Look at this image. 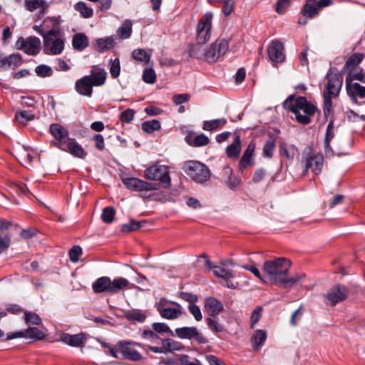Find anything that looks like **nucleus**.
I'll use <instances>...</instances> for the list:
<instances>
[{
    "mask_svg": "<svg viewBox=\"0 0 365 365\" xmlns=\"http://www.w3.org/2000/svg\"><path fill=\"white\" fill-rule=\"evenodd\" d=\"M291 267V262L284 257L276 258L264 262V282H271L275 285H282L285 288L292 287L294 284L302 281L304 274H296L289 277L288 272Z\"/></svg>",
    "mask_w": 365,
    "mask_h": 365,
    "instance_id": "1",
    "label": "nucleus"
},
{
    "mask_svg": "<svg viewBox=\"0 0 365 365\" xmlns=\"http://www.w3.org/2000/svg\"><path fill=\"white\" fill-rule=\"evenodd\" d=\"M283 107L284 109L292 112L295 115L297 122L307 125L311 121V116L314 115L317 107L308 102L305 97L295 98L294 95H290L284 101Z\"/></svg>",
    "mask_w": 365,
    "mask_h": 365,
    "instance_id": "2",
    "label": "nucleus"
},
{
    "mask_svg": "<svg viewBox=\"0 0 365 365\" xmlns=\"http://www.w3.org/2000/svg\"><path fill=\"white\" fill-rule=\"evenodd\" d=\"M47 21H51L53 27L47 32L39 31L43 37V51L48 55H58L63 51L65 43L61 29L56 26L58 21L56 17H48L43 23Z\"/></svg>",
    "mask_w": 365,
    "mask_h": 365,
    "instance_id": "3",
    "label": "nucleus"
},
{
    "mask_svg": "<svg viewBox=\"0 0 365 365\" xmlns=\"http://www.w3.org/2000/svg\"><path fill=\"white\" fill-rule=\"evenodd\" d=\"M106 72L96 66H93L91 74L76 81L75 89L81 96L91 97L93 86H101L105 83Z\"/></svg>",
    "mask_w": 365,
    "mask_h": 365,
    "instance_id": "4",
    "label": "nucleus"
},
{
    "mask_svg": "<svg viewBox=\"0 0 365 365\" xmlns=\"http://www.w3.org/2000/svg\"><path fill=\"white\" fill-rule=\"evenodd\" d=\"M326 78L327 82L323 91V110L324 115H328L330 114L332 109V99L336 98L341 91L343 84V78L339 73L329 71Z\"/></svg>",
    "mask_w": 365,
    "mask_h": 365,
    "instance_id": "5",
    "label": "nucleus"
},
{
    "mask_svg": "<svg viewBox=\"0 0 365 365\" xmlns=\"http://www.w3.org/2000/svg\"><path fill=\"white\" fill-rule=\"evenodd\" d=\"M185 173L193 181L197 183H205L210 178V171L207 166L199 161L190 160L184 165Z\"/></svg>",
    "mask_w": 365,
    "mask_h": 365,
    "instance_id": "6",
    "label": "nucleus"
},
{
    "mask_svg": "<svg viewBox=\"0 0 365 365\" xmlns=\"http://www.w3.org/2000/svg\"><path fill=\"white\" fill-rule=\"evenodd\" d=\"M144 178L149 180H158L165 188L170 187V177L168 166L155 164L144 171Z\"/></svg>",
    "mask_w": 365,
    "mask_h": 365,
    "instance_id": "7",
    "label": "nucleus"
},
{
    "mask_svg": "<svg viewBox=\"0 0 365 365\" xmlns=\"http://www.w3.org/2000/svg\"><path fill=\"white\" fill-rule=\"evenodd\" d=\"M155 307L160 315L166 319H175L183 314L182 307L180 304L168 301L164 298H161Z\"/></svg>",
    "mask_w": 365,
    "mask_h": 365,
    "instance_id": "8",
    "label": "nucleus"
},
{
    "mask_svg": "<svg viewBox=\"0 0 365 365\" xmlns=\"http://www.w3.org/2000/svg\"><path fill=\"white\" fill-rule=\"evenodd\" d=\"M228 42L225 39H217L206 48L205 61L209 63L216 62L228 50Z\"/></svg>",
    "mask_w": 365,
    "mask_h": 365,
    "instance_id": "9",
    "label": "nucleus"
},
{
    "mask_svg": "<svg viewBox=\"0 0 365 365\" xmlns=\"http://www.w3.org/2000/svg\"><path fill=\"white\" fill-rule=\"evenodd\" d=\"M212 17L211 12H207L199 20L196 29V41L206 43L210 39Z\"/></svg>",
    "mask_w": 365,
    "mask_h": 365,
    "instance_id": "10",
    "label": "nucleus"
},
{
    "mask_svg": "<svg viewBox=\"0 0 365 365\" xmlns=\"http://www.w3.org/2000/svg\"><path fill=\"white\" fill-rule=\"evenodd\" d=\"M15 46L27 55L36 56L40 52L41 41L36 36H29L26 38L20 37L16 41Z\"/></svg>",
    "mask_w": 365,
    "mask_h": 365,
    "instance_id": "11",
    "label": "nucleus"
},
{
    "mask_svg": "<svg viewBox=\"0 0 365 365\" xmlns=\"http://www.w3.org/2000/svg\"><path fill=\"white\" fill-rule=\"evenodd\" d=\"M122 181L125 186L132 191H153L158 189V184L146 182L136 178H123Z\"/></svg>",
    "mask_w": 365,
    "mask_h": 365,
    "instance_id": "12",
    "label": "nucleus"
},
{
    "mask_svg": "<svg viewBox=\"0 0 365 365\" xmlns=\"http://www.w3.org/2000/svg\"><path fill=\"white\" fill-rule=\"evenodd\" d=\"M49 130L56 139V141H52L51 144L59 149H64V145L69 138L68 130L59 123H52Z\"/></svg>",
    "mask_w": 365,
    "mask_h": 365,
    "instance_id": "13",
    "label": "nucleus"
},
{
    "mask_svg": "<svg viewBox=\"0 0 365 365\" xmlns=\"http://www.w3.org/2000/svg\"><path fill=\"white\" fill-rule=\"evenodd\" d=\"M349 294L348 289L343 285H336L329 290L325 295V303L327 305L335 306L339 302L346 299Z\"/></svg>",
    "mask_w": 365,
    "mask_h": 365,
    "instance_id": "14",
    "label": "nucleus"
},
{
    "mask_svg": "<svg viewBox=\"0 0 365 365\" xmlns=\"http://www.w3.org/2000/svg\"><path fill=\"white\" fill-rule=\"evenodd\" d=\"M175 332L180 339H195L200 344H206L207 342V339L195 327L177 328Z\"/></svg>",
    "mask_w": 365,
    "mask_h": 365,
    "instance_id": "15",
    "label": "nucleus"
},
{
    "mask_svg": "<svg viewBox=\"0 0 365 365\" xmlns=\"http://www.w3.org/2000/svg\"><path fill=\"white\" fill-rule=\"evenodd\" d=\"M302 163L304 167V174L307 173L308 170L311 169L315 175H319L322 170L324 156L320 153L312 154L304 158Z\"/></svg>",
    "mask_w": 365,
    "mask_h": 365,
    "instance_id": "16",
    "label": "nucleus"
},
{
    "mask_svg": "<svg viewBox=\"0 0 365 365\" xmlns=\"http://www.w3.org/2000/svg\"><path fill=\"white\" fill-rule=\"evenodd\" d=\"M20 337L42 340L45 338V334L37 327H29L24 331L8 334L6 340H11Z\"/></svg>",
    "mask_w": 365,
    "mask_h": 365,
    "instance_id": "17",
    "label": "nucleus"
},
{
    "mask_svg": "<svg viewBox=\"0 0 365 365\" xmlns=\"http://www.w3.org/2000/svg\"><path fill=\"white\" fill-rule=\"evenodd\" d=\"M60 341L71 346L83 347L87 341V336L82 332L77 334L61 333Z\"/></svg>",
    "mask_w": 365,
    "mask_h": 365,
    "instance_id": "18",
    "label": "nucleus"
},
{
    "mask_svg": "<svg viewBox=\"0 0 365 365\" xmlns=\"http://www.w3.org/2000/svg\"><path fill=\"white\" fill-rule=\"evenodd\" d=\"M255 147V143L254 141H251L244 151L243 155L239 162V169L240 171L242 172L248 167L254 165L255 160L253 156Z\"/></svg>",
    "mask_w": 365,
    "mask_h": 365,
    "instance_id": "19",
    "label": "nucleus"
},
{
    "mask_svg": "<svg viewBox=\"0 0 365 365\" xmlns=\"http://www.w3.org/2000/svg\"><path fill=\"white\" fill-rule=\"evenodd\" d=\"M130 344L131 343L129 341H120L118 342L117 346L125 359L133 361H138L140 360L142 358L141 354L130 347Z\"/></svg>",
    "mask_w": 365,
    "mask_h": 365,
    "instance_id": "20",
    "label": "nucleus"
},
{
    "mask_svg": "<svg viewBox=\"0 0 365 365\" xmlns=\"http://www.w3.org/2000/svg\"><path fill=\"white\" fill-rule=\"evenodd\" d=\"M284 46L278 40L273 41L268 48V56L270 60L274 63H281L284 60L283 53Z\"/></svg>",
    "mask_w": 365,
    "mask_h": 365,
    "instance_id": "21",
    "label": "nucleus"
},
{
    "mask_svg": "<svg viewBox=\"0 0 365 365\" xmlns=\"http://www.w3.org/2000/svg\"><path fill=\"white\" fill-rule=\"evenodd\" d=\"M25 7L29 11H34L38 9L36 14L38 19H41L46 13L48 5L45 0H25Z\"/></svg>",
    "mask_w": 365,
    "mask_h": 365,
    "instance_id": "22",
    "label": "nucleus"
},
{
    "mask_svg": "<svg viewBox=\"0 0 365 365\" xmlns=\"http://www.w3.org/2000/svg\"><path fill=\"white\" fill-rule=\"evenodd\" d=\"M61 150L63 151H68L73 156L79 158H84L87 155V153L83 147L73 138H68V140L64 145V149Z\"/></svg>",
    "mask_w": 365,
    "mask_h": 365,
    "instance_id": "23",
    "label": "nucleus"
},
{
    "mask_svg": "<svg viewBox=\"0 0 365 365\" xmlns=\"http://www.w3.org/2000/svg\"><path fill=\"white\" fill-rule=\"evenodd\" d=\"M22 63V57L19 53H11L8 56H4L0 52V66L2 68H16Z\"/></svg>",
    "mask_w": 365,
    "mask_h": 365,
    "instance_id": "24",
    "label": "nucleus"
},
{
    "mask_svg": "<svg viewBox=\"0 0 365 365\" xmlns=\"http://www.w3.org/2000/svg\"><path fill=\"white\" fill-rule=\"evenodd\" d=\"M205 309L210 316L214 317L223 311L224 307L222 304L217 299L208 297L205 300Z\"/></svg>",
    "mask_w": 365,
    "mask_h": 365,
    "instance_id": "25",
    "label": "nucleus"
},
{
    "mask_svg": "<svg viewBox=\"0 0 365 365\" xmlns=\"http://www.w3.org/2000/svg\"><path fill=\"white\" fill-rule=\"evenodd\" d=\"M213 274L217 277L222 278L225 281V284L224 286L230 288V289H235L237 287V283H233L231 279L234 277L233 273L232 271L227 270L225 268L217 266L214 268Z\"/></svg>",
    "mask_w": 365,
    "mask_h": 365,
    "instance_id": "26",
    "label": "nucleus"
},
{
    "mask_svg": "<svg viewBox=\"0 0 365 365\" xmlns=\"http://www.w3.org/2000/svg\"><path fill=\"white\" fill-rule=\"evenodd\" d=\"M364 58V54L355 53L351 54L346 60L341 73H345L346 72L353 71L356 68L357 66L362 61Z\"/></svg>",
    "mask_w": 365,
    "mask_h": 365,
    "instance_id": "27",
    "label": "nucleus"
},
{
    "mask_svg": "<svg viewBox=\"0 0 365 365\" xmlns=\"http://www.w3.org/2000/svg\"><path fill=\"white\" fill-rule=\"evenodd\" d=\"M319 11L317 0H306L302 9V13L305 17L313 19L319 14Z\"/></svg>",
    "mask_w": 365,
    "mask_h": 365,
    "instance_id": "28",
    "label": "nucleus"
},
{
    "mask_svg": "<svg viewBox=\"0 0 365 365\" xmlns=\"http://www.w3.org/2000/svg\"><path fill=\"white\" fill-rule=\"evenodd\" d=\"M267 337V332L264 330L257 329L255 331L250 339L254 351H258L264 345Z\"/></svg>",
    "mask_w": 365,
    "mask_h": 365,
    "instance_id": "29",
    "label": "nucleus"
},
{
    "mask_svg": "<svg viewBox=\"0 0 365 365\" xmlns=\"http://www.w3.org/2000/svg\"><path fill=\"white\" fill-rule=\"evenodd\" d=\"M347 94L351 98V100L357 103L356 97L361 98H365V87L357 83L346 86Z\"/></svg>",
    "mask_w": 365,
    "mask_h": 365,
    "instance_id": "30",
    "label": "nucleus"
},
{
    "mask_svg": "<svg viewBox=\"0 0 365 365\" xmlns=\"http://www.w3.org/2000/svg\"><path fill=\"white\" fill-rule=\"evenodd\" d=\"M110 279L108 277H101L97 279L92 285L95 293H110Z\"/></svg>",
    "mask_w": 365,
    "mask_h": 365,
    "instance_id": "31",
    "label": "nucleus"
},
{
    "mask_svg": "<svg viewBox=\"0 0 365 365\" xmlns=\"http://www.w3.org/2000/svg\"><path fill=\"white\" fill-rule=\"evenodd\" d=\"M114 45L115 41L113 36L106 37L105 38H101L96 40L94 49L99 53H102L113 48Z\"/></svg>",
    "mask_w": 365,
    "mask_h": 365,
    "instance_id": "32",
    "label": "nucleus"
},
{
    "mask_svg": "<svg viewBox=\"0 0 365 365\" xmlns=\"http://www.w3.org/2000/svg\"><path fill=\"white\" fill-rule=\"evenodd\" d=\"M88 45V38L85 34L78 33L73 36L72 46L75 50L81 51Z\"/></svg>",
    "mask_w": 365,
    "mask_h": 365,
    "instance_id": "33",
    "label": "nucleus"
},
{
    "mask_svg": "<svg viewBox=\"0 0 365 365\" xmlns=\"http://www.w3.org/2000/svg\"><path fill=\"white\" fill-rule=\"evenodd\" d=\"M185 140L190 145L195 147L205 146L210 143V139L202 133L197 135H188Z\"/></svg>",
    "mask_w": 365,
    "mask_h": 365,
    "instance_id": "34",
    "label": "nucleus"
},
{
    "mask_svg": "<svg viewBox=\"0 0 365 365\" xmlns=\"http://www.w3.org/2000/svg\"><path fill=\"white\" fill-rule=\"evenodd\" d=\"M205 43H200L196 41L195 43L190 45L188 49L189 55L192 57L202 59L205 61L206 48L204 44Z\"/></svg>",
    "mask_w": 365,
    "mask_h": 365,
    "instance_id": "35",
    "label": "nucleus"
},
{
    "mask_svg": "<svg viewBox=\"0 0 365 365\" xmlns=\"http://www.w3.org/2000/svg\"><path fill=\"white\" fill-rule=\"evenodd\" d=\"M241 151V140L240 135H237L232 144L226 149V154L229 158H238Z\"/></svg>",
    "mask_w": 365,
    "mask_h": 365,
    "instance_id": "36",
    "label": "nucleus"
},
{
    "mask_svg": "<svg viewBox=\"0 0 365 365\" xmlns=\"http://www.w3.org/2000/svg\"><path fill=\"white\" fill-rule=\"evenodd\" d=\"M279 153L287 159L292 160L298 153V150L294 145L283 143L279 145Z\"/></svg>",
    "mask_w": 365,
    "mask_h": 365,
    "instance_id": "37",
    "label": "nucleus"
},
{
    "mask_svg": "<svg viewBox=\"0 0 365 365\" xmlns=\"http://www.w3.org/2000/svg\"><path fill=\"white\" fill-rule=\"evenodd\" d=\"M129 284L128 279L123 277L110 279V293L114 294L127 287Z\"/></svg>",
    "mask_w": 365,
    "mask_h": 365,
    "instance_id": "38",
    "label": "nucleus"
},
{
    "mask_svg": "<svg viewBox=\"0 0 365 365\" xmlns=\"http://www.w3.org/2000/svg\"><path fill=\"white\" fill-rule=\"evenodd\" d=\"M227 123L225 118L214 119L205 121L202 128L206 131H213L218 128H222Z\"/></svg>",
    "mask_w": 365,
    "mask_h": 365,
    "instance_id": "39",
    "label": "nucleus"
},
{
    "mask_svg": "<svg viewBox=\"0 0 365 365\" xmlns=\"http://www.w3.org/2000/svg\"><path fill=\"white\" fill-rule=\"evenodd\" d=\"M133 24L130 20H125L117 30V34L121 39L128 38L132 34Z\"/></svg>",
    "mask_w": 365,
    "mask_h": 365,
    "instance_id": "40",
    "label": "nucleus"
},
{
    "mask_svg": "<svg viewBox=\"0 0 365 365\" xmlns=\"http://www.w3.org/2000/svg\"><path fill=\"white\" fill-rule=\"evenodd\" d=\"M276 145V140L273 136L269 135L266 140L263 148L262 155L264 158H271L273 156L274 150Z\"/></svg>",
    "mask_w": 365,
    "mask_h": 365,
    "instance_id": "41",
    "label": "nucleus"
},
{
    "mask_svg": "<svg viewBox=\"0 0 365 365\" xmlns=\"http://www.w3.org/2000/svg\"><path fill=\"white\" fill-rule=\"evenodd\" d=\"M334 136V122L331 120L327 125L324 140L325 153L327 154L330 152H332L331 148L330 146V143L333 139Z\"/></svg>",
    "mask_w": 365,
    "mask_h": 365,
    "instance_id": "42",
    "label": "nucleus"
},
{
    "mask_svg": "<svg viewBox=\"0 0 365 365\" xmlns=\"http://www.w3.org/2000/svg\"><path fill=\"white\" fill-rule=\"evenodd\" d=\"M35 116L28 110H21L15 115V120L21 125H26L28 122L33 120Z\"/></svg>",
    "mask_w": 365,
    "mask_h": 365,
    "instance_id": "43",
    "label": "nucleus"
},
{
    "mask_svg": "<svg viewBox=\"0 0 365 365\" xmlns=\"http://www.w3.org/2000/svg\"><path fill=\"white\" fill-rule=\"evenodd\" d=\"M76 11H78L83 18L88 19L93 16V11L92 8L88 6L86 3L79 1L74 5Z\"/></svg>",
    "mask_w": 365,
    "mask_h": 365,
    "instance_id": "44",
    "label": "nucleus"
},
{
    "mask_svg": "<svg viewBox=\"0 0 365 365\" xmlns=\"http://www.w3.org/2000/svg\"><path fill=\"white\" fill-rule=\"evenodd\" d=\"M125 317L130 321L143 322L146 319V315L140 310L129 311L125 314Z\"/></svg>",
    "mask_w": 365,
    "mask_h": 365,
    "instance_id": "45",
    "label": "nucleus"
},
{
    "mask_svg": "<svg viewBox=\"0 0 365 365\" xmlns=\"http://www.w3.org/2000/svg\"><path fill=\"white\" fill-rule=\"evenodd\" d=\"M160 128V123L158 120H152L145 121L142 123V129L144 132L148 133H152L155 130H158Z\"/></svg>",
    "mask_w": 365,
    "mask_h": 365,
    "instance_id": "46",
    "label": "nucleus"
},
{
    "mask_svg": "<svg viewBox=\"0 0 365 365\" xmlns=\"http://www.w3.org/2000/svg\"><path fill=\"white\" fill-rule=\"evenodd\" d=\"M115 210L113 207H106L103 209L101 214L102 220L106 224H110L114 220Z\"/></svg>",
    "mask_w": 365,
    "mask_h": 365,
    "instance_id": "47",
    "label": "nucleus"
},
{
    "mask_svg": "<svg viewBox=\"0 0 365 365\" xmlns=\"http://www.w3.org/2000/svg\"><path fill=\"white\" fill-rule=\"evenodd\" d=\"M133 58L138 61L148 63L150 61V55L143 48L135 49L132 53Z\"/></svg>",
    "mask_w": 365,
    "mask_h": 365,
    "instance_id": "48",
    "label": "nucleus"
},
{
    "mask_svg": "<svg viewBox=\"0 0 365 365\" xmlns=\"http://www.w3.org/2000/svg\"><path fill=\"white\" fill-rule=\"evenodd\" d=\"M142 227L141 222L131 220L128 223L124 224L121 227V232L128 233L133 231H135Z\"/></svg>",
    "mask_w": 365,
    "mask_h": 365,
    "instance_id": "49",
    "label": "nucleus"
},
{
    "mask_svg": "<svg viewBox=\"0 0 365 365\" xmlns=\"http://www.w3.org/2000/svg\"><path fill=\"white\" fill-rule=\"evenodd\" d=\"M162 344L164 348V352L166 351H172L180 350L182 348L180 343L170 339L163 340Z\"/></svg>",
    "mask_w": 365,
    "mask_h": 365,
    "instance_id": "50",
    "label": "nucleus"
},
{
    "mask_svg": "<svg viewBox=\"0 0 365 365\" xmlns=\"http://www.w3.org/2000/svg\"><path fill=\"white\" fill-rule=\"evenodd\" d=\"M35 71L38 76L43 78L49 77L53 74L51 68L44 64L36 66Z\"/></svg>",
    "mask_w": 365,
    "mask_h": 365,
    "instance_id": "51",
    "label": "nucleus"
},
{
    "mask_svg": "<svg viewBox=\"0 0 365 365\" xmlns=\"http://www.w3.org/2000/svg\"><path fill=\"white\" fill-rule=\"evenodd\" d=\"M24 320L26 324L35 325H38L41 322V319L37 314L29 312H24Z\"/></svg>",
    "mask_w": 365,
    "mask_h": 365,
    "instance_id": "52",
    "label": "nucleus"
},
{
    "mask_svg": "<svg viewBox=\"0 0 365 365\" xmlns=\"http://www.w3.org/2000/svg\"><path fill=\"white\" fill-rule=\"evenodd\" d=\"M120 66L118 58L110 60V73L113 78H115L120 75Z\"/></svg>",
    "mask_w": 365,
    "mask_h": 365,
    "instance_id": "53",
    "label": "nucleus"
},
{
    "mask_svg": "<svg viewBox=\"0 0 365 365\" xmlns=\"http://www.w3.org/2000/svg\"><path fill=\"white\" fill-rule=\"evenodd\" d=\"M143 80L149 84H153L155 82L156 75L153 68H145L143 73Z\"/></svg>",
    "mask_w": 365,
    "mask_h": 365,
    "instance_id": "54",
    "label": "nucleus"
},
{
    "mask_svg": "<svg viewBox=\"0 0 365 365\" xmlns=\"http://www.w3.org/2000/svg\"><path fill=\"white\" fill-rule=\"evenodd\" d=\"M348 73L346 78V86H348L349 85H353L352 81L354 80H357L359 81H362L364 78V76L361 72H356L354 73L353 71L346 72Z\"/></svg>",
    "mask_w": 365,
    "mask_h": 365,
    "instance_id": "55",
    "label": "nucleus"
},
{
    "mask_svg": "<svg viewBox=\"0 0 365 365\" xmlns=\"http://www.w3.org/2000/svg\"><path fill=\"white\" fill-rule=\"evenodd\" d=\"M262 307H257L254 311L252 312L250 317L251 324L250 327L253 329L256 324L258 322L259 319L262 317Z\"/></svg>",
    "mask_w": 365,
    "mask_h": 365,
    "instance_id": "56",
    "label": "nucleus"
},
{
    "mask_svg": "<svg viewBox=\"0 0 365 365\" xmlns=\"http://www.w3.org/2000/svg\"><path fill=\"white\" fill-rule=\"evenodd\" d=\"M82 255V249L80 246H73L69 252V257L71 262H76L78 261L80 256Z\"/></svg>",
    "mask_w": 365,
    "mask_h": 365,
    "instance_id": "57",
    "label": "nucleus"
},
{
    "mask_svg": "<svg viewBox=\"0 0 365 365\" xmlns=\"http://www.w3.org/2000/svg\"><path fill=\"white\" fill-rule=\"evenodd\" d=\"M134 114L135 111L133 109L128 108L121 113L120 119L123 123H129L133 120Z\"/></svg>",
    "mask_w": 365,
    "mask_h": 365,
    "instance_id": "58",
    "label": "nucleus"
},
{
    "mask_svg": "<svg viewBox=\"0 0 365 365\" xmlns=\"http://www.w3.org/2000/svg\"><path fill=\"white\" fill-rule=\"evenodd\" d=\"M223 182L231 190L237 189L240 184V180L234 176L232 174L230 175V177H228Z\"/></svg>",
    "mask_w": 365,
    "mask_h": 365,
    "instance_id": "59",
    "label": "nucleus"
},
{
    "mask_svg": "<svg viewBox=\"0 0 365 365\" xmlns=\"http://www.w3.org/2000/svg\"><path fill=\"white\" fill-rule=\"evenodd\" d=\"M290 5L289 0H277L276 4V11L279 14H283Z\"/></svg>",
    "mask_w": 365,
    "mask_h": 365,
    "instance_id": "60",
    "label": "nucleus"
},
{
    "mask_svg": "<svg viewBox=\"0 0 365 365\" xmlns=\"http://www.w3.org/2000/svg\"><path fill=\"white\" fill-rule=\"evenodd\" d=\"M10 187L14 191L20 195H26L28 192H29L26 185L23 183L19 184L13 182L11 184Z\"/></svg>",
    "mask_w": 365,
    "mask_h": 365,
    "instance_id": "61",
    "label": "nucleus"
},
{
    "mask_svg": "<svg viewBox=\"0 0 365 365\" xmlns=\"http://www.w3.org/2000/svg\"><path fill=\"white\" fill-rule=\"evenodd\" d=\"M189 312L194 317L196 321L202 320V316L200 307L195 304H189Z\"/></svg>",
    "mask_w": 365,
    "mask_h": 365,
    "instance_id": "62",
    "label": "nucleus"
},
{
    "mask_svg": "<svg viewBox=\"0 0 365 365\" xmlns=\"http://www.w3.org/2000/svg\"><path fill=\"white\" fill-rule=\"evenodd\" d=\"M222 12L225 16H228L234 9V0H222Z\"/></svg>",
    "mask_w": 365,
    "mask_h": 365,
    "instance_id": "63",
    "label": "nucleus"
},
{
    "mask_svg": "<svg viewBox=\"0 0 365 365\" xmlns=\"http://www.w3.org/2000/svg\"><path fill=\"white\" fill-rule=\"evenodd\" d=\"M190 96L188 93L175 94L173 96V101L176 105H181L190 100Z\"/></svg>",
    "mask_w": 365,
    "mask_h": 365,
    "instance_id": "64",
    "label": "nucleus"
}]
</instances>
